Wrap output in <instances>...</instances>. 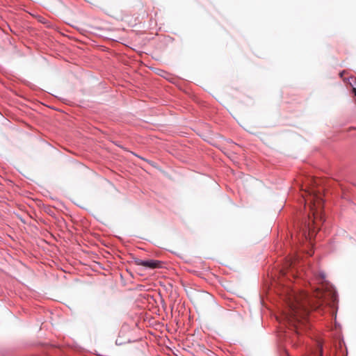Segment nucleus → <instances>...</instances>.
Wrapping results in <instances>:
<instances>
[{
  "label": "nucleus",
  "instance_id": "6e6552de",
  "mask_svg": "<svg viewBox=\"0 0 356 356\" xmlns=\"http://www.w3.org/2000/svg\"><path fill=\"white\" fill-rule=\"evenodd\" d=\"M353 92H354L355 95H356V88H353Z\"/></svg>",
  "mask_w": 356,
  "mask_h": 356
},
{
  "label": "nucleus",
  "instance_id": "0eeeda50",
  "mask_svg": "<svg viewBox=\"0 0 356 356\" xmlns=\"http://www.w3.org/2000/svg\"><path fill=\"white\" fill-rule=\"evenodd\" d=\"M329 294L332 296V299L335 298V296H334V293H332L330 292V293H329Z\"/></svg>",
  "mask_w": 356,
  "mask_h": 356
},
{
  "label": "nucleus",
  "instance_id": "20e7f679",
  "mask_svg": "<svg viewBox=\"0 0 356 356\" xmlns=\"http://www.w3.org/2000/svg\"><path fill=\"white\" fill-rule=\"evenodd\" d=\"M316 350L312 353L313 356H322L323 347L321 342L316 343Z\"/></svg>",
  "mask_w": 356,
  "mask_h": 356
},
{
  "label": "nucleus",
  "instance_id": "1a4fd4ad",
  "mask_svg": "<svg viewBox=\"0 0 356 356\" xmlns=\"http://www.w3.org/2000/svg\"><path fill=\"white\" fill-rule=\"evenodd\" d=\"M343 73H344V72H341L340 76H342Z\"/></svg>",
  "mask_w": 356,
  "mask_h": 356
},
{
  "label": "nucleus",
  "instance_id": "7ed1b4c3",
  "mask_svg": "<svg viewBox=\"0 0 356 356\" xmlns=\"http://www.w3.org/2000/svg\"><path fill=\"white\" fill-rule=\"evenodd\" d=\"M134 262L137 266H141L151 269L161 267V262L157 260H142L137 258L134 259Z\"/></svg>",
  "mask_w": 356,
  "mask_h": 356
},
{
  "label": "nucleus",
  "instance_id": "423d86ee",
  "mask_svg": "<svg viewBox=\"0 0 356 356\" xmlns=\"http://www.w3.org/2000/svg\"><path fill=\"white\" fill-rule=\"evenodd\" d=\"M294 262H295V261L292 258H291L287 261L286 265H287V266L291 267L293 265Z\"/></svg>",
  "mask_w": 356,
  "mask_h": 356
},
{
  "label": "nucleus",
  "instance_id": "39448f33",
  "mask_svg": "<svg viewBox=\"0 0 356 356\" xmlns=\"http://www.w3.org/2000/svg\"><path fill=\"white\" fill-rule=\"evenodd\" d=\"M325 278V275L323 273H321L318 275V281H321V282H323Z\"/></svg>",
  "mask_w": 356,
  "mask_h": 356
},
{
  "label": "nucleus",
  "instance_id": "f03ea898",
  "mask_svg": "<svg viewBox=\"0 0 356 356\" xmlns=\"http://www.w3.org/2000/svg\"><path fill=\"white\" fill-rule=\"evenodd\" d=\"M307 193V197L303 195L306 202H309V209L312 213V217L309 215V222L307 225L309 235H313L315 229L314 225L316 224V220L319 218L322 220L321 210L323 207V201L321 195L314 191H305Z\"/></svg>",
  "mask_w": 356,
  "mask_h": 356
},
{
  "label": "nucleus",
  "instance_id": "f257e3e1",
  "mask_svg": "<svg viewBox=\"0 0 356 356\" xmlns=\"http://www.w3.org/2000/svg\"><path fill=\"white\" fill-rule=\"evenodd\" d=\"M327 292L317 289L314 292V298H309L304 292L295 293L291 291L287 294L286 302L288 304V312L284 314V318L289 323L293 324L298 330L296 323H301L306 320L310 309H317L323 302Z\"/></svg>",
  "mask_w": 356,
  "mask_h": 356
}]
</instances>
